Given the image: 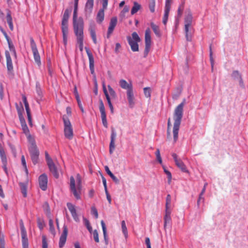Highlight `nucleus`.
<instances>
[{
	"instance_id": "obj_6",
	"label": "nucleus",
	"mask_w": 248,
	"mask_h": 248,
	"mask_svg": "<svg viewBox=\"0 0 248 248\" xmlns=\"http://www.w3.org/2000/svg\"><path fill=\"white\" fill-rule=\"evenodd\" d=\"M31 47L33 53V58L35 62L40 66L41 64L40 56L38 52L36 43L32 37L30 38Z\"/></svg>"
},
{
	"instance_id": "obj_61",
	"label": "nucleus",
	"mask_w": 248,
	"mask_h": 248,
	"mask_svg": "<svg viewBox=\"0 0 248 248\" xmlns=\"http://www.w3.org/2000/svg\"><path fill=\"white\" fill-rule=\"evenodd\" d=\"M4 97L3 86L2 83H0V99L2 100Z\"/></svg>"
},
{
	"instance_id": "obj_27",
	"label": "nucleus",
	"mask_w": 248,
	"mask_h": 248,
	"mask_svg": "<svg viewBox=\"0 0 248 248\" xmlns=\"http://www.w3.org/2000/svg\"><path fill=\"white\" fill-rule=\"evenodd\" d=\"M27 182H20L19 183V186L20 188L21 192L22 193L23 196L24 198L26 197L27 195Z\"/></svg>"
},
{
	"instance_id": "obj_10",
	"label": "nucleus",
	"mask_w": 248,
	"mask_h": 248,
	"mask_svg": "<svg viewBox=\"0 0 248 248\" xmlns=\"http://www.w3.org/2000/svg\"><path fill=\"white\" fill-rule=\"evenodd\" d=\"M99 110L101 113V117L102 119V124L104 127L108 128V124L107 120V116L105 111V108L103 102L101 99L99 100Z\"/></svg>"
},
{
	"instance_id": "obj_19",
	"label": "nucleus",
	"mask_w": 248,
	"mask_h": 248,
	"mask_svg": "<svg viewBox=\"0 0 248 248\" xmlns=\"http://www.w3.org/2000/svg\"><path fill=\"white\" fill-rule=\"evenodd\" d=\"M126 94L127 97V100L128 102L129 107L130 108H133L135 104V98L134 96L133 88L130 89L129 90H127Z\"/></svg>"
},
{
	"instance_id": "obj_11",
	"label": "nucleus",
	"mask_w": 248,
	"mask_h": 248,
	"mask_svg": "<svg viewBox=\"0 0 248 248\" xmlns=\"http://www.w3.org/2000/svg\"><path fill=\"white\" fill-rule=\"evenodd\" d=\"M5 54L6 59L7 73L9 75L14 76V73L13 65L10 53L8 50H6L5 52Z\"/></svg>"
},
{
	"instance_id": "obj_2",
	"label": "nucleus",
	"mask_w": 248,
	"mask_h": 248,
	"mask_svg": "<svg viewBox=\"0 0 248 248\" xmlns=\"http://www.w3.org/2000/svg\"><path fill=\"white\" fill-rule=\"evenodd\" d=\"M72 10V7L67 8L64 11L62 21V33L63 42L64 45L67 44V35L68 34V19Z\"/></svg>"
},
{
	"instance_id": "obj_4",
	"label": "nucleus",
	"mask_w": 248,
	"mask_h": 248,
	"mask_svg": "<svg viewBox=\"0 0 248 248\" xmlns=\"http://www.w3.org/2000/svg\"><path fill=\"white\" fill-rule=\"evenodd\" d=\"M132 37L127 36L126 39L128 44L131 47V49L133 52H137L139 50V46L138 43L141 40L138 34L136 32H133L132 34Z\"/></svg>"
},
{
	"instance_id": "obj_24",
	"label": "nucleus",
	"mask_w": 248,
	"mask_h": 248,
	"mask_svg": "<svg viewBox=\"0 0 248 248\" xmlns=\"http://www.w3.org/2000/svg\"><path fill=\"white\" fill-rule=\"evenodd\" d=\"M151 31L149 28H148L145 32V46L151 47Z\"/></svg>"
},
{
	"instance_id": "obj_34",
	"label": "nucleus",
	"mask_w": 248,
	"mask_h": 248,
	"mask_svg": "<svg viewBox=\"0 0 248 248\" xmlns=\"http://www.w3.org/2000/svg\"><path fill=\"white\" fill-rule=\"evenodd\" d=\"M6 20L7 23L9 25L10 29L11 31H13L14 29V26L12 21V17L11 15V12L9 10H8V12L7 13Z\"/></svg>"
},
{
	"instance_id": "obj_60",
	"label": "nucleus",
	"mask_w": 248,
	"mask_h": 248,
	"mask_svg": "<svg viewBox=\"0 0 248 248\" xmlns=\"http://www.w3.org/2000/svg\"><path fill=\"white\" fill-rule=\"evenodd\" d=\"M42 247L43 248H48V245L46 240V237L44 235L42 236Z\"/></svg>"
},
{
	"instance_id": "obj_50",
	"label": "nucleus",
	"mask_w": 248,
	"mask_h": 248,
	"mask_svg": "<svg viewBox=\"0 0 248 248\" xmlns=\"http://www.w3.org/2000/svg\"><path fill=\"white\" fill-rule=\"evenodd\" d=\"M108 88L110 95L112 96V98H115L117 96L115 91L109 85L108 86Z\"/></svg>"
},
{
	"instance_id": "obj_41",
	"label": "nucleus",
	"mask_w": 248,
	"mask_h": 248,
	"mask_svg": "<svg viewBox=\"0 0 248 248\" xmlns=\"http://www.w3.org/2000/svg\"><path fill=\"white\" fill-rule=\"evenodd\" d=\"M48 223L49 226V232L51 234L55 236L56 234V232L54 226L53 220L52 219H49Z\"/></svg>"
},
{
	"instance_id": "obj_3",
	"label": "nucleus",
	"mask_w": 248,
	"mask_h": 248,
	"mask_svg": "<svg viewBox=\"0 0 248 248\" xmlns=\"http://www.w3.org/2000/svg\"><path fill=\"white\" fill-rule=\"evenodd\" d=\"M73 30L74 33L77 36V43L79 45V48L81 52L83 49V29H84V22L81 20L79 21V24H73Z\"/></svg>"
},
{
	"instance_id": "obj_12",
	"label": "nucleus",
	"mask_w": 248,
	"mask_h": 248,
	"mask_svg": "<svg viewBox=\"0 0 248 248\" xmlns=\"http://www.w3.org/2000/svg\"><path fill=\"white\" fill-rule=\"evenodd\" d=\"M85 49L89 58V67L91 71V73L93 76L94 78V76H96L94 72V58L89 47L86 46L85 47Z\"/></svg>"
},
{
	"instance_id": "obj_1",
	"label": "nucleus",
	"mask_w": 248,
	"mask_h": 248,
	"mask_svg": "<svg viewBox=\"0 0 248 248\" xmlns=\"http://www.w3.org/2000/svg\"><path fill=\"white\" fill-rule=\"evenodd\" d=\"M186 99L184 98L182 102L175 108L173 114L174 121L173 127V134L174 142H176L178 138V132L183 116V108L186 104Z\"/></svg>"
},
{
	"instance_id": "obj_13",
	"label": "nucleus",
	"mask_w": 248,
	"mask_h": 248,
	"mask_svg": "<svg viewBox=\"0 0 248 248\" xmlns=\"http://www.w3.org/2000/svg\"><path fill=\"white\" fill-rule=\"evenodd\" d=\"M38 182L40 188L43 191H46L47 188L48 178L46 173H43L39 176Z\"/></svg>"
},
{
	"instance_id": "obj_44",
	"label": "nucleus",
	"mask_w": 248,
	"mask_h": 248,
	"mask_svg": "<svg viewBox=\"0 0 248 248\" xmlns=\"http://www.w3.org/2000/svg\"><path fill=\"white\" fill-rule=\"evenodd\" d=\"M121 225H122V232L124 235V237L125 238H127L128 236V232H127L126 224H125V221L124 220H123L122 221Z\"/></svg>"
},
{
	"instance_id": "obj_33",
	"label": "nucleus",
	"mask_w": 248,
	"mask_h": 248,
	"mask_svg": "<svg viewBox=\"0 0 248 248\" xmlns=\"http://www.w3.org/2000/svg\"><path fill=\"white\" fill-rule=\"evenodd\" d=\"M150 26L155 35L158 37H161V34L159 27L155 25L153 22L151 23Z\"/></svg>"
},
{
	"instance_id": "obj_37",
	"label": "nucleus",
	"mask_w": 248,
	"mask_h": 248,
	"mask_svg": "<svg viewBox=\"0 0 248 248\" xmlns=\"http://www.w3.org/2000/svg\"><path fill=\"white\" fill-rule=\"evenodd\" d=\"M27 139L28 142L31 144L29 148H34L37 147L34 139L33 137H32L30 134H29L27 136Z\"/></svg>"
},
{
	"instance_id": "obj_57",
	"label": "nucleus",
	"mask_w": 248,
	"mask_h": 248,
	"mask_svg": "<svg viewBox=\"0 0 248 248\" xmlns=\"http://www.w3.org/2000/svg\"><path fill=\"white\" fill-rule=\"evenodd\" d=\"M26 112H27V118H28V122H29V124L30 126H31L32 125V119H31V110L26 111Z\"/></svg>"
},
{
	"instance_id": "obj_62",
	"label": "nucleus",
	"mask_w": 248,
	"mask_h": 248,
	"mask_svg": "<svg viewBox=\"0 0 248 248\" xmlns=\"http://www.w3.org/2000/svg\"><path fill=\"white\" fill-rule=\"evenodd\" d=\"M21 127L24 134H25L26 135H27V134H30V131L27 124L22 125Z\"/></svg>"
},
{
	"instance_id": "obj_22",
	"label": "nucleus",
	"mask_w": 248,
	"mask_h": 248,
	"mask_svg": "<svg viewBox=\"0 0 248 248\" xmlns=\"http://www.w3.org/2000/svg\"><path fill=\"white\" fill-rule=\"evenodd\" d=\"M35 87L36 92L38 95L37 101L39 102V101H41L42 100L43 93L41 89V85L38 81H36Z\"/></svg>"
},
{
	"instance_id": "obj_53",
	"label": "nucleus",
	"mask_w": 248,
	"mask_h": 248,
	"mask_svg": "<svg viewBox=\"0 0 248 248\" xmlns=\"http://www.w3.org/2000/svg\"><path fill=\"white\" fill-rule=\"evenodd\" d=\"M93 82H94V90H93V93L95 95H97L98 93V85H97V80L96 78V76H94V78L93 79Z\"/></svg>"
},
{
	"instance_id": "obj_7",
	"label": "nucleus",
	"mask_w": 248,
	"mask_h": 248,
	"mask_svg": "<svg viewBox=\"0 0 248 248\" xmlns=\"http://www.w3.org/2000/svg\"><path fill=\"white\" fill-rule=\"evenodd\" d=\"M19 225L21 230L22 244L23 248H28L29 242L27 234V232L25 228L23 221L22 219L20 220L19 221Z\"/></svg>"
},
{
	"instance_id": "obj_36",
	"label": "nucleus",
	"mask_w": 248,
	"mask_h": 248,
	"mask_svg": "<svg viewBox=\"0 0 248 248\" xmlns=\"http://www.w3.org/2000/svg\"><path fill=\"white\" fill-rule=\"evenodd\" d=\"M231 77L234 80H238L242 77V76L238 70H234L231 74Z\"/></svg>"
},
{
	"instance_id": "obj_32",
	"label": "nucleus",
	"mask_w": 248,
	"mask_h": 248,
	"mask_svg": "<svg viewBox=\"0 0 248 248\" xmlns=\"http://www.w3.org/2000/svg\"><path fill=\"white\" fill-rule=\"evenodd\" d=\"M17 112L18 117L22 116L23 113L24 112V108L22 103L20 102L19 104H18L17 103L15 104Z\"/></svg>"
},
{
	"instance_id": "obj_56",
	"label": "nucleus",
	"mask_w": 248,
	"mask_h": 248,
	"mask_svg": "<svg viewBox=\"0 0 248 248\" xmlns=\"http://www.w3.org/2000/svg\"><path fill=\"white\" fill-rule=\"evenodd\" d=\"M91 214L94 215L95 218H97L98 217V211L96 208L94 206L91 207Z\"/></svg>"
},
{
	"instance_id": "obj_29",
	"label": "nucleus",
	"mask_w": 248,
	"mask_h": 248,
	"mask_svg": "<svg viewBox=\"0 0 248 248\" xmlns=\"http://www.w3.org/2000/svg\"><path fill=\"white\" fill-rule=\"evenodd\" d=\"M119 84L121 87L124 89L129 90L130 89L133 88L132 85L131 84H128L124 79H121L119 81Z\"/></svg>"
},
{
	"instance_id": "obj_49",
	"label": "nucleus",
	"mask_w": 248,
	"mask_h": 248,
	"mask_svg": "<svg viewBox=\"0 0 248 248\" xmlns=\"http://www.w3.org/2000/svg\"><path fill=\"white\" fill-rule=\"evenodd\" d=\"M182 91V87H178L176 89V93H174L173 96L172 98L173 99H177L181 94Z\"/></svg>"
},
{
	"instance_id": "obj_21",
	"label": "nucleus",
	"mask_w": 248,
	"mask_h": 248,
	"mask_svg": "<svg viewBox=\"0 0 248 248\" xmlns=\"http://www.w3.org/2000/svg\"><path fill=\"white\" fill-rule=\"evenodd\" d=\"M50 171L52 173L53 176L55 178H58L59 174L57 168L54 163L53 162L51 163L47 164Z\"/></svg>"
},
{
	"instance_id": "obj_48",
	"label": "nucleus",
	"mask_w": 248,
	"mask_h": 248,
	"mask_svg": "<svg viewBox=\"0 0 248 248\" xmlns=\"http://www.w3.org/2000/svg\"><path fill=\"white\" fill-rule=\"evenodd\" d=\"M155 0H150L149 4V8L151 13L155 12Z\"/></svg>"
},
{
	"instance_id": "obj_14",
	"label": "nucleus",
	"mask_w": 248,
	"mask_h": 248,
	"mask_svg": "<svg viewBox=\"0 0 248 248\" xmlns=\"http://www.w3.org/2000/svg\"><path fill=\"white\" fill-rule=\"evenodd\" d=\"M79 0H74V8L73 15V24H79V21H81L84 22L83 18L81 16L79 17L78 19V4Z\"/></svg>"
},
{
	"instance_id": "obj_59",
	"label": "nucleus",
	"mask_w": 248,
	"mask_h": 248,
	"mask_svg": "<svg viewBox=\"0 0 248 248\" xmlns=\"http://www.w3.org/2000/svg\"><path fill=\"white\" fill-rule=\"evenodd\" d=\"M45 157L47 165L53 162L52 158L49 156L48 153L47 152H45Z\"/></svg>"
},
{
	"instance_id": "obj_26",
	"label": "nucleus",
	"mask_w": 248,
	"mask_h": 248,
	"mask_svg": "<svg viewBox=\"0 0 248 248\" xmlns=\"http://www.w3.org/2000/svg\"><path fill=\"white\" fill-rule=\"evenodd\" d=\"M105 170L107 173L110 176V177L112 179L113 182L116 184H119L120 183L119 180L113 174V173L110 170L108 166H106L105 167Z\"/></svg>"
},
{
	"instance_id": "obj_58",
	"label": "nucleus",
	"mask_w": 248,
	"mask_h": 248,
	"mask_svg": "<svg viewBox=\"0 0 248 248\" xmlns=\"http://www.w3.org/2000/svg\"><path fill=\"white\" fill-rule=\"evenodd\" d=\"M46 207L44 209V211L47 216H49L51 214L50 209L48 203L46 202L45 203Z\"/></svg>"
},
{
	"instance_id": "obj_45",
	"label": "nucleus",
	"mask_w": 248,
	"mask_h": 248,
	"mask_svg": "<svg viewBox=\"0 0 248 248\" xmlns=\"http://www.w3.org/2000/svg\"><path fill=\"white\" fill-rule=\"evenodd\" d=\"M93 1H91L90 0H87L86 4H85V8L88 9L90 10V12H91L93 10Z\"/></svg>"
},
{
	"instance_id": "obj_20",
	"label": "nucleus",
	"mask_w": 248,
	"mask_h": 248,
	"mask_svg": "<svg viewBox=\"0 0 248 248\" xmlns=\"http://www.w3.org/2000/svg\"><path fill=\"white\" fill-rule=\"evenodd\" d=\"M67 207L69 210L70 211L74 219L77 222L79 221V218L77 214L76 210L75 208L74 205L70 202H67Z\"/></svg>"
},
{
	"instance_id": "obj_15",
	"label": "nucleus",
	"mask_w": 248,
	"mask_h": 248,
	"mask_svg": "<svg viewBox=\"0 0 248 248\" xmlns=\"http://www.w3.org/2000/svg\"><path fill=\"white\" fill-rule=\"evenodd\" d=\"M116 132L113 127H111V136L110 142L109 143V152L110 154H112L115 149V140L116 137Z\"/></svg>"
},
{
	"instance_id": "obj_46",
	"label": "nucleus",
	"mask_w": 248,
	"mask_h": 248,
	"mask_svg": "<svg viewBox=\"0 0 248 248\" xmlns=\"http://www.w3.org/2000/svg\"><path fill=\"white\" fill-rule=\"evenodd\" d=\"M171 198L170 195L168 194L166 199L165 209H170V205L171 203Z\"/></svg>"
},
{
	"instance_id": "obj_55",
	"label": "nucleus",
	"mask_w": 248,
	"mask_h": 248,
	"mask_svg": "<svg viewBox=\"0 0 248 248\" xmlns=\"http://www.w3.org/2000/svg\"><path fill=\"white\" fill-rule=\"evenodd\" d=\"M11 150V152L14 155V157H16V147L14 145H13L12 143H9L8 144Z\"/></svg>"
},
{
	"instance_id": "obj_30",
	"label": "nucleus",
	"mask_w": 248,
	"mask_h": 248,
	"mask_svg": "<svg viewBox=\"0 0 248 248\" xmlns=\"http://www.w3.org/2000/svg\"><path fill=\"white\" fill-rule=\"evenodd\" d=\"M104 19V11L103 9H100L97 13L96 20L98 24L101 23Z\"/></svg>"
},
{
	"instance_id": "obj_54",
	"label": "nucleus",
	"mask_w": 248,
	"mask_h": 248,
	"mask_svg": "<svg viewBox=\"0 0 248 248\" xmlns=\"http://www.w3.org/2000/svg\"><path fill=\"white\" fill-rule=\"evenodd\" d=\"M93 239L95 242L99 243V235L98 232L96 230H94L93 232Z\"/></svg>"
},
{
	"instance_id": "obj_52",
	"label": "nucleus",
	"mask_w": 248,
	"mask_h": 248,
	"mask_svg": "<svg viewBox=\"0 0 248 248\" xmlns=\"http://www.w3.org/2000/svg\"><path fill=\"white\" fill-rule=\"evenodd\" d=\"M117 23V18L116 16L113 17L111 18L109 26L115 27Z\"/></svg>"
},
{
	"instance_id": "obj_31",
	"label": "nucleus",
	"mask_w": 248,
	"mask_h": 248,
	"mask_svg": "<svg viewBox=\"0 0 248 248\" xmlns=\"http://www.w3.org/2000/svg\"><path fill=\"white\" fill-rule=\"evenodd\" d=\"M175 165L182 172L189 173V171L187 169L186 166L181 159H179V161L177 162Z\"/></svg>"
},
{
	"instance_id": "obj_38",
	"label": "nucleus",
	"mask_w": 248,
	"mask_h": 248,
	"mask_svg": "<svg viewBox=\"0 0 248 248\" xmlns=\"http://www.w3.org/2000/svg\"><path fill=\"white\" fill-rule=\"evenodd\" d=\"M162 168L163 169V170L164 173L167 175L168 178V183L170 184L171 182L172 179V175L171 172L167 169L166 167L163 165H162Z\"/></svg>"
},
{
	"instance_id": "obj_17",
	"label": "nucleus",
	"mask_w": 248,
	"mask_h": 248,
	"mask_svg": "<svg viewBox=\"0 0 248 248\" xmlns=\"http://www.w3.org/2000/svg\"><path fill=\"white\" fill-rule=\"evenodd\" d=\"M70 188L71 191L73 192L75 197L77 200L81 199L80 195V192H78L77 189L76 188L75 180L73 176H71L70 178Z\"/></svg>"
},
{
	"instance_id": "obj_42",
	"label": "nucleus",
	"mask_w": 248,
	"mask_h": 248,
	"mask_svg": "<svg viewBox=\"0 0 248 248\" xmlns=\"http://www.w3.org/2000/svg\"><path fill=\"white\" fill-rule=\"evenodd\" d=\"M37 223L38 227L39 228L40 230L42 231L45 226L44 219L40 217H38L37 219Z\"/></svg>"
},
{
	"instance_id": "obj_47",
	"label": "nucleus",
	"mask_w": 248,
	"mask_h": 248,
	"mask_svg": "<svg viewBox=\"0 0 248 248\" xmlns=\"http://www.w3.org/2000/svg\"><path fill=\"white\" fill-rule=\"evenodd\" d=\"M22 100H23V102L24 104V105H25V109H26V111H30L31 110H30V106H29V104L28 102V101H27V97H26L25 95H22Z\"/></svg>"
},
{
	"instance_id": "obj_9",
	"label": "nucleus",
	"mask_w": 248,
	"mask_h": 248,
	"mask_svg": "<svg viewBox=\"0 0 248 248\" xmlns=\"http://www.w3.org/2000/svg\"><path fill=\"white\" fill-rule=\"evenodd\" d=\"M29 151L31 155V161L33 165H36L39 161V151L37 148H29Z\"/></svg>"
},
{
	"instance_id": "obj_8",
	"label": "nucleus",
	"mask_w": 248,
	"mask_h": 248,
	"mask_svg": "<svg viewBox=\"0 0 248 248\" xmlns=\"http://www.w3.org/2000/svg\"><path fill=\"white\" fill-rule=\"evenodd\" d=\"M192 16L191 14H188L185 18V31L186 39L188 41L191 40V36L189 35V27L191 26L192 21Z\"/></svg>"
},
{
	"instance_id": "obj_18",
	"label": "nucleus",
	"mask_w": 248,
	"mask_h": 248,
	"mask_svg": "<svg viewBox=\"0 0 248 248\" xmlns=\"http://www.w3.org/2000/svg\"><path fill=\"white\" fill-rule=\"evenodd\" d=\"M102 87H103V91L104 93L106 96V99L107 101V103H108V107L110 108L111 113H113V110H114L112 104L111 102L110 96H109V95L108 93V92L107 90V88H106V85H105V83L104 82H103V83H102Z\"/></svg>"
},
{
	"instance_id": "obj_23",
	"label": "nucleus",
	"mask_w": 248,
	"mask_h": 248,
	"mask_svg": "<svg viewBox=\"0 0 248 248\" xmlns=\"http://www.w3.org/2000/svg\"><path fill=\"white\" fill-rule=\"evenodd\" d=\"M171 211L170 209L167 210L165 209V215L164 217V227L166 228L167 225H169L171 223V217H170Z\"/></svg>"
},
{
	"instance_id": "obj_43",
	"label": "nucleus",
	"mask_w": 248,
	"mask_h": 248,
	"mask_svg": "<svg viewBox=\"0 0 248 248\" xmlns=\"http://www.w3.org/2000/svg\"><path fill=\"white\" fill-rule=\"evenodd\" d=\"M152 90L150 87H145L143 88V92L146 97L150 99Z\"/></svg>"
},
{
	"instance_id": "obj_63",
	"label": "nucleus",
	"mask_w": 248,
	"mask_h": 248,
	"mask_svg": "<svg viewBox=\"0 0 248 248\" xmlns=\"http://www.w3.org/2000/svg\"><path fill=\"white\" fill-rule=\"evenodd\" d=\"M183 4L181 5L177 10V16L178 17H180L182 15V11L183 10Z\"/></svg>"
},
{
	"instance_id": "obj_16",
	"label": "nucleus",
	"mask_w": 248,
	"mask_h": 248,
	"mask_svg": "<svg viewBox=\"0 0 248 248\" xmlns=\"http://www.w3.org/2000/svg\"><path fill=\"white\" fill-rule=\"evenodd\" d=\"M68 234V228L67 226L64 224L63 226V231L60 237L59 246L60 248H62L66 242V238Z\"/></svg>"
},
{
	"instance_id": "obj_64",
	"label": "nucleus",
	"mask_w": 248,
	"mask_h": 248,
	"mask_svg": "<svg viewBox=\"0 0 248 248\" xmlns=\"http://www.w3.org/2000/svg\"><path fill=\"white\" fill-rule=\"evenodd\" d=\"M0 248H5V241L3 236L0 235Z\"/></svg>"
},
{
	"instance_id": "obj_39",
	"label": "nucleus",
	"mask_w": 248,
	"mask_h": 248,
	"mask_svg": "<svg viewBox=\"0 0 248 248\" xmlns=\"http://www.w3.org/2000/svg\"><path fill=\"white\" fill-rule=\"evenodd\" d=\"M0 157L1 160V162L7 161V156L4 150V148L0 143Z\"/></svg>"
},
{
	"instance_id": "obj_28",
	"label": "nucleus",
	"mask_w": 248,
	"mask_h": 248,
	"mask_svg": "<svg viewBox=\"0 0 248 248\" xmlns=\"http://www.w3.org/2000/svg\"><path fill=\"white\" fill-rule=\"evenodd\" d=\"M89 30L90 31V34H91V37L93 39V43L95 44H96L97 43V41H96V33H95V31L94 25L91 24L90 25Z\"/></svg>"
},
{
	"instance_id": "obj_40",
	"label": "nucleus",
	"mask_w": 248,
	"mask_h": 248,
	"mask_svg": "<svg viewBox=\"0 0 248 248\" xmlns=\"http://www.w3.org/2000/svg\"><path fill=\"white\" fill-rule=\"evenodd\" d=\"M170 9L165 8L164 14L163 18V23L166 25L168 19L169 12Z\"/></svg>"
},
{
	"instance_id": "obj_51",
	"label": "nucleus",
	"mask_w": 248,
	"mask_h": 248,
	"mask_svg": "<svg viewBox=\"0 0 248 248\" xmlns=\"http://www.w3.org/2000/svg\"><path fill=\"white\" fill-rule=\"evenodd\" d=\"M210 61L211 62L212 70H213V66L214 63V61L213 58V52L212 51L211 45L210 46Z\"/></svg>"
},
{
	"instance_id": "obj_25",
	"label": "nucleus",
	"mask_w": 248,
	"mask_h": 248,
	"mask_svg": "<svg viewBox=\"0 0 248 248\" xmlns=\"http://www.w3.org/2000/svg\"><path fill=\"white\" fill-rule=\"evenodd\" d=\"M101 225L103 230L105 243L106 245H108V237L107 234V227L104 221L103 220L101 221Z\"/></svg>"
},
{
	"instance_id": "obj_5",
	"label": "nucleus",
	"mask_w": 248,
	"mask_h": 248,
	"mask_svg": "<svg viewBox=\"0 0 248 248\" xmlns=\"http://www.w3.org/2000/svg\"><path fill=\"white\" fill-rule=\"evenodd\" d=\"M62 118L64 124V136L66 138L71 140L73 137V130L71 122L66 115H63Z\"/></svg>"
},
{
	"instance_id": "obj_35",
	"label": "nucleus",
	"mask_w": 248,
	"mask_h": 248,
	"mask_svg": "<svg viewBox=\"0 0 248 248\" xmlns=\"http://www.w3.org/2000/svg\"><path fill=\"white\" fill-rule=\"evenodd\" d=\"M141 8V5L136 1L133 2V6L131 10V14L134 15L138 12L139 10Z\"/></svg>"
}]
</instances>
